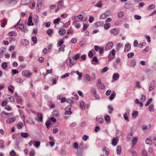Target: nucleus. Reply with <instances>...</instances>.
I'll return each instance as SVG.
<instances>
[{
    "mask_svg": "<svg viewBox=\"0 0 156 156\" xmlns=\"http://www.w3.org/2000/svg\"><path fill=\"white\" fill-rule=\"evenodd\" d=\"M22 75L26 77L30 78L32 75V73L30 71L25 70L23 71L22 73Z\"/></svg>",
    "mask_w": 156,
    "mask_h": 156,
    "instance_id": "obj_1",
    "label": "nucleus"
},
{
    "mask_svg": "<svg viewBox=\"0 0 156 156\" xmlns=\"http://www.w3.org/2000/svg\"><path fill=\"white\" fill-rule=\"evenodd\" d=\"M66 62L67 65L71 67L75 64L76 62L70 57L67 59L66 60Z\"/></svg>",
    "mask_w": 156,
    "mask_h": 156,
    "instance_id": "obj_2",
    "label": "nucleus"
},
{
    "mask_svg": "<svg viewBox=\"0 0 156 156\" xmlns=\"http://www.w3.org/2000/svg\"><path fill=\"white\" fill-rule=\"evenodd\" d=\"M71 105H68L65 108V114L66 115H70L72 113V112L71 111Z\"/></svg>",
    "mask_w": 156,
    "mask_h": 156,
    "instance_id": "obj_3",
    "label": "nucleus"
},
{
    "mask_svg": "<svg viewBox=\"0 0 156 156\" xmlns=\"http://www.w3.org/2000/svg\"><path fill=\"white\" fill-rule=\"evenodd\" d=\"M97 86L101 90H103L105 88V85L101 83V79H98V80Z\"/></svg>",
    "mask_w": 156,
    "mask_h": 156,
    "instance_id": "obj_4",
    "label": "nucleus"
},
{
    "mask_svg": "<svg viewBox=\"0 0 156 156\" xmlns=\"http://www.w3.org/2000/svg\"><path fill=\"white\" fill-rule=\"evenodd\" d=\"M12 115V113H7L4 111H2L0 114V116L2 118H5L9 117V115Z\"/></svg>",
    "mask_w": 156,
    "mask_h": 156,
    "instance_id": "obj_5",
    "label": "nucleus"
},
{
    "mask_svg": "<svg viewBox=\"0 0 156 156\" xmlns=\"http://www.w3.org/2000/svg\"><path fill=\"white\" fill-rule=\"evenodd\" d=\"M89 105L88 104H86L83 101H81L80 103V108L82 110H84L86 108H88Z\"/></svg>",
    "mask_w": 156,
    "mask_h": 156,
    "instance_id": "obj_6",
    "label": "nucleus"
},
{
    "mask_svg": "<svg viewBox=\"0 0 156 156\" xmlns=\"http://www.w3.org/2000/svg\"><path fill=\"white\" fill-rule=\"evenodd\" d=\"M156 82L155 81H152L150 84L149 90L151 91L153 90L155 87Z\"/></svg>",
    "mask_w": 156,
    "mask_h": 156,
    "instance_id": "obj_7",
    "label": "nucleus"
},
{
    "mask_svg": "<svg viewBox=\"0 0 156 156\" xmlns=\"http://www.w3.org/2000/svg\"><path fill=\"white\" fill-rule=\"evenodd\" d=\"M113 46V44L112 42H109L106 45L105 49L106 50H108L112 48Z\"/></svg>",
    "mask_w": 156,
    "mask_h": 156,
    "instance_id": "obj_8",
    "label": "nucleus"
},
{
    "mask_svg": "<svg viewBox=\"0 0 156 156\" xmlns=\"http://www.w3.org/2000/svg\"><path fill=\"white\" fill-rule=\"evenodd\" d=\"M16 120V118L13 117L8 119L6 120V122L8 124H11L14 122Z\"/></svg>",
    "mask_w": 156,
    "mask_h": 156,
    "instance_id": "obj_9",
    "label": "nucleus"
},
{
    "mask_svg": "<svg viewBox=\"0 0 156 156\" xmlns=\"http://www.w3.org/2000/svg\"><path fill=\"white\" fill-rule=\"evenodd\" d=\"M110 33L114 35H117L118 33V30L115 28L111 29L110 31Z\"/></svg>",
    "mask_w": 156,
    "mask_h": 156,
    "instance_id": "obj_10",
    "label": "nucleus"
},
{
    "mask_svg": "<svg viewBox=\"0 0 156 156\" xmlns=\"http://www.w3.org/2000/svg\"><path fill=\"white\" fill-rule=\"evenodd\" d=\"M27 24L29 26H32L34 25V23L32 22V17L31 16H30L29 17Z\"/></svg>",
    "mask_w": 156,
    "mask_h": 156,
    "instance_id": "obj_11",
    "label": "nucleus"
},
{
    "mask_svg": "<svg viewBox=\"0 0 156 156\" xmlns=\"http://www.w3.org/2000/svg\"><path fill=\"white\" fill-rule=\"evenodd\" d=\"M59 34L61 36L64 35L66 33V30L65 29L61 28L58 31Z\"/></svg>",
    "mask_w": 156,
    "mask_h": 156,
    "instance_id": "obj_12",
    "label": "nucleus"
},
{
    "mask_svg": "<svg viewBox=\"0 0 156 156\" xmlns=\"http://www.w3.org/2000/svg\"><path fill=\"white\" fill-rule=\"evenodd\" d=\"M131 48L130 45L129 44H126L125 46L124 51L125 52H128Z\"/></svg>",
    "mask_w": 156,
    "mask_h": 156,
    "instance_id": "obj_13",
    "label": "nucleus"
},
{
    "mask_svg": "<svg viewBox=\"0 0 156 156\" xmlns=\"http://www.w3.org/2000/svg\"><path fill=\"white\" fill-rule=\"evenodd\" d=\"M22 44L24 46H26L29 44V42L27 40L23 39L21 41Z\"/></svg>",
    "mask_w": 156,
    "mask_h": 156,
    "instance_id": "obj_14",
    "label": "nucleus"
},
{
    "mask_svg": "<svg viewBox=\"0 0 156 156\" xmlns=\"http://www.w3.org/2000/svg\"><path fill=\"white\" fill-rule=\"evenodd\" d=\"M37 120L38 121L42 122L43 120L42 115L41 113H38L37 114Z\"/></svg>",
    "mask_w": 156,
    "mask_h": 156,
    "instance_id": "obj_15",
    "label": "nucleus"
},
{
    "mask_svg": "<svg viewBox=\"0 0 156 156\" xmlns=\"http://www.w3.org/2000/svg\"><path fill=\"white\" fill-rule=\"evenodd\" d=\"M20 20L18 22L16 25L17 27L21 30L23 29L24 27V24H23L20 23Z\"/></svg>",
    "mask_w": 156,
    "mask_h": 156,
    "instance_id": "obj_16",
    "label": "nucleus"
},
{
    "mask_svg": "<svg viewBox=\"0 0 156 156\" xmlns=\"http://www.w3.org/2000/svg\"><path fill=\"white\" fill-rule=\"evenodd\" d=\"M63 1L61 0L58 2V6L59 8H61L63 7Z\"/></svg>",
    "mask_w": 156,
    "mask_h": 156,
    "instance_id": "obj_17",
    "label": "nucleus"
},
{
    "mask_svg": "<svg viewBox=\"0 0 156 156\" xmlns=\"http://www.w3.org/2000/svg\"><path fill=\"white\" fill-rule=\"evenodd\" d=\"M103 25V22L101 21H98L96 22L94 24L95 26L96 27H98L102 26Z\"/></svg>",
    "mask_w": 156,
    "mask_h": 156,
    "instance_id": "obj_18",
    "label": "nucleus"
},
{
    "mask_svg": "<svg viewBox=\"0 0 156 156\" xmlns=\"http://www.w3.org/2000/svg\"><path fill=\"white\" fill-rule=\"evenodd\" d=\"M90 77L87 74H86L84 76V80L86 82H89L90 80Z\"/></svg>",
    "mask_w": 156,
    "mask_h": 156,
    "instance_id": "obj_19",
    "label": "nucleus"
},
{
    "mask_svg": "<svg viewBox=\"0 0 156 156\" xmlns=\"http://www.w3.org/2000/svg\"><path fill=\"white\" fill-rule=\"evenodd\" d=\"M9 91L11 93V94H13L14 92V87L12 85L9 86L8 88Z\"/></svg>",
    "mask_w": 156,
    "mask_h": 156,
    "instance_id": "obj_20",
    "label": "nucleus"
},
{
    "mask_svg": "<svg viewBox=\"0 0 156 156\" xmlns=\"http://www.w3.org/2000/svg\"><path fill=\"white\" fill-rule=\"evenodd\" d=\"M15 80L17 83H22L23 81V79L21 77H19L16 79Z\"/></svg>",
    "mask_w": 156,
    "mask_h": 156,
    "instance_id": "obj_21",
    "label": "nucleus"
},
{
    "mask_svg": "<svg viewBox=\"0 0 156 156\" xmlns=\"http://www.w3.org/2000/svg\"><path fill=\"white\" fill-rule=\"evenodd\" d=\"M59 47L58 49V52L64 51L65 50L64 48L65 47V46L64 45L59 46Z\"/></svg>",
    "mask_w": 156,
    "mask_h": 156,
    "instance_id": "obj_22",
    "label": "nucleus"
},
{
    "mask_svg": "<svg viewBox=\"0 0 156 156\" xmlns=\"http://www.w3.org/2000/svg\"><path fill=\"white\" fill-rule=\"evenodd\" d=\"M119 76L118 73H115L113 76V79L114 81L116 80L119 78Z\"/></svg>",
    "mask_w": 156,
    "mask_h": 156,
    "instance_id": "obj_23",
    "label": "nucleus"
},
{
    "mask_svg": "<svg viewBox=\"0 0 156 156\" xmlns=\"http://www.w3.org/2000/svg\"><path fill=\"white\" fill-rule=\"evenodd\" d=\"M23 126V124L22 122H19L16 125L17 129H22Z\"/></svg>",
    "mask_w": 156,
    "mask_h": 156,
    "instance_id": "obj_24",
    "label": "nucleus"
},
{
    "mask_svg": "<svg viewBox=\"0 0 156 156\" xmlns=\"http://www.w3.org/2000/svg\"><path fill=\"white\" fill-rule=\"evenodd\" d=\"M118 141V139L117 138H114L112 141V144L113 145H116Z\"/></svg>",
    "mask_w": 156,
    "mask_h": 156,
    "instance_id": "obj_25",
    "label": "nucleus"
},
{
    "mask_svg": "<svg viewBox=\"0 0 156 156\" xmlns=\"http://www.w3.org/2000/svg\"><path fill=\"white\" fill-rule=\"evenodd\" d=\"M2 23L1 24V26L2 27H4L7 24V21L5 19H3L2 21Z\"/></svg>",
    "mask_w": 156,
    "mask_h": 156,
    "instance_id": "obj_26",
    "label": "nucleus"
},
{
    "mask_svg": "<svg viewBox=\"0 0 156 156\" xmlns=\"http://www.w3.org/2000/svg\"><path fill=\"white\" fill-rule=\"evenodd\" d=\"M80 57V54H77L74 57H72V59H73V60H74L75 61L76 60L79 59Z\"/></svg>",
    "mask_w": 156,
    "mask_h": 156,
    "instance_id": "obj_27",
    "label": "nucleus"
},
{
    "mask_svg": "<svg viewBox=\"0 0 156 156\" xmlns=\"http://www.w3.org/2000/svg\"><path fill=\"white\" fill-rule=\"evenodd\" d=\"M122 148L121 146L119 145L117 147V152L118 154H119L121 152Z\"/></svg>",
    "mask_w": 156,
    "mask_h": 156,
    "instance_id": "obj_28",
    "label": "nucleus"
},
{
    "mask_svg": "<svg viewBox=\"0 0 156 156\" xmlns=\"http://www.w3.org/2000/svg\"><path fill=\"white\" fill-rule=\"evenodd\" d=\"M96 121L100 123H102L104 121L103 119L102 118L97 117L96 118Z\"/></svg>",
    "mask_w": 156,
    "mask_h": 156,
    "instance_id": "obj_29",
    "label": "nucleus"
},
{
    "mask_svg": "<svg viewBox=\"0 0 156 156\" xmlns=\"http://www.w3.org/2000/svg\"><path fill=\"white\" fill-rule=\"evenodd\" d=\"M137 141V138L136 137H134L132 139V142L133 146L135 145Z\"/></svg>",
    "mask_w": 156,
    "mask_h": 156,
    "instance_id": "obj_30",
    "label": "nucleus"
},
{
    "mask_svg": "<svg viewBox=\"0 0 156 156\" xmlns=\"http://www.w3.org/2000/svg\"><path fill=\"white\" fill-rule=\"evenodd\" d=\"M53 33V30L51 29H48L47 31V34L50 36H51Z\"/></svg>",
    "mask_w": 156,
    "mask_h": 156,
    "instance_id": "obj_31",
    "label": "nucleus"
},
{
    "mask_svg": "<svg viewBox=\"0 0 156 156\" xmlns=\"http://www.w3.org/2000/svg\"><path fill=\"white\" fill-rule=\"evenodd\" d=\"M7 63L6 62H3L2 65V68L5 69L7 68Z\"/></svg>",
    "mask_w": 156,
    "mask_h": 156,
    "instance_id": "obj_32",
    "label": "nucleus"
},
{
    "mask_svg": "<svg viewBox=\"0 0 156 156\" xmlns=\"http://www.w3.org/2000/svg\"><path fill=\"white\" fill-rule=\"evenodd\" d=\"M148 109L149 111L151 112H152L154 111V106L152 105H150L148 106Z\"/></svg>",
    "mask_w": 156,
    "mask_h": 156,
    "instance_id": "obj_33",
    "label": "nucleus"
},
{
    "mask_svg": "<svg viewBox=\"0 0 156 156\" xmlns=\"http://www.w3.org/2000/svg\"><path fill=\"white\" fill-rule=\"evenodd\" d=\"M21 136L24 138H27L29 136V134L27 133H22L21 134Z\"/></svg>",
    "mask_w": 156,
    "mask_h": 156,
    "instance_id": "obj_34",
    "label": "nucleus"
},
{
    "mask_svg": "<svg viewBox=\"0 0 156 156\" xmlns=\"http://www.w3.org/2000/svg\"><path fill=\"white\" fill-rule=\"evenodd\" d=\"M111 26V25L109 23H106L104 26V28L105 30L109 29Z\"/></svg>",
    "mask_w": 156,
    "mask_h": 156,
    "instance_id": "obj_35",
    "label": "nucleus"
},
{
    "mask_svg": "<svg viewBox=\"0 0 156 156\" xmlns=\"http://www.w3.org/2000/svg\"><path fill=\"white\" fill-rule=\"evenodd\" d=\"M51 121L50 120H49L48 121H46L45 122V125H46V127L48 128L51 125Z\"/></svg>",
    "mask_w": 156,
    "mask_h": 156,
    "instance_id": "obj_36",
    "label": "nucleus"
},
{
    "mask_svg": "<svg viewBox=\"0 0 156 156\" xmlns=\"http://www.w3.org/2000/svg\"><path fill=\"white\" fill-rule=\"evenodd\" d=\"M76 73L78 75V79H80L81 78L83 75L82 73H80L78 71H76Z\"/></svg>",
    "mask_w": 156,
    "mask_h": 156,
    "instance_id": "obj_37",
    "label": "nucleus"
},
{
    "mask_svg": "<svg viewBox=\"0 0 156 156\" xmlns=\"http://www.w3.org/2000/svg\"><path fill=\"white\" fill-rule=\"evenodd\" d=\"M152 144V141L149 138H147V145H151Z\"/></svg>",
    "mask_w": 156,
    "mask_h": 156,
    "instance_id": "obj_38",
    "label": "nucleus"
},
{
    "mask_svg": "<svg viewBox=\"0 0 156 156\" xmlns=\"http://www.w3.org/2000/svg\"><path fill=\"white\" fill-rule=\"evenodd\" d=\"M38 17L37 16H36L33 18V21L35 24L38 23Z\"/></svg>",
    "mask_w": 156,
    "mask_h": 156,
    "instance_id": "obj_39",
    "label": "nucleus"
},
{
    "mask_svg": "<svg viewBox=\"0 0 156 156\" xmlns=\"http://www.w3.org/2000/svg\"><path fill=\"white\" fill-rule=\"evenodd\" d=\"M4 147V142L2 140H0V148H3Z\"/></svg>",
    "mask_w": 156,
    "mask_h": 156,
    "instance_id": "obj_40",
    "label": "nucleus"
},
{
    "mask_svg": "<svg viewBox=\"0 0 156 156\" xmlns=\"http://www.w3.org/2000/svg\"><path fill=\"white\" fill-rule=\"evenodd\" d=\"M11 71L13 75L18 74L19 72V71L16 69H12Z\"/></svg>",
    "mask_w": 156,
    "mask_h": 156,
    "instance_id": "obj_41",
    "label": "nucleus"
},
{
    "mask_svg": "<svg viewBox=\"0 0 156 156\" xmlns=\"http://www.w3.org/2000/svg\"><path fill=\"white\" fill-rule=\"evenodd\" d=\"M7 101H3L1 103V105L2 107L6 106L7 104Z\"/></svg>",
    "mask_w": 156,
    "mask_h": 156,
    "instance_id": "obj_42",
    "label": "nucleus"
},
{
    "mask_svg": "<svg viewBox=\"0 0 156 156\" xmlns=\"http://www.w3.org/2000/svg\"><path fill=\"white\" fill-rule=\"evenodd\" d=\"M31 40L34 43H36L37 42V39L35 36L32 37Z\"/></svg>",
    "mask_w": 156,
    "mask_h": 156,
    "instance_id": "obj_43",
    "label": "nucleus"
},
{
    "mask_svg": "<svg viewBox=\"0 0 156 156\" xmlns=\"http://www.w3.org/2000/svg\"><path fill=\"white\" fill-rule=\"evenodd\" d=\"M63 42L64 41L62 40H60L58 42L57 45L58 46H60L62 45H63Z\"/></svg>",
    "mask_w": 156,
    "mask_h": 156,
    "instance_id": "obj_44",
    "label": "nucleus"
},
{
    "mask_svg": "<svg viewBox=\"0 0 156 156\" xmlns=\"http://www.w3.org/2000/svg\"><path fill=\"white\" fill-rule=\"evenodd\" d=\"M5 109L7 111H10L12 109L11 106L9 105H6L5 108Z\"/></svg>",
    "mask_w": 156,
    "mask_h": 156,
    "instance_id": "obj_45",
    "label": "nucleus"
},
{
    "mask_svg": "<svg viewBox=\"0 0 156 156\" xmlns=\"http://www.w3.org/2000/svg\"><path fill=\"white\" fill-rule=\"evenodd\" d=\"M73 31L71 28H70L67 32L68 34H72L73 33Z\"/></svg>",
    "mask_w": 156,
    "mask_h": 156,
    "instance_id": "obj_46",
    "label": "nucleus"
},
{
    "mask_svg": "<svg viewBox=\"0 0 156 156\" xmlns=\"http://www.w3.org/2000/svg\"><path fill=\"white\" fill-rule=\"evenodd\" d=\"M53 115L54 116H58L59 115L58 112L57 111H54L52 113Z\"/></svg>",
    "mask_w": 156,
    "mask_h": 156,
    "instance_id": "obj_47",
    "label": "nucleus"
},
{
    "mask_svg": "<svg viewBox=\"0 0 156 156\" xmlns=\"http://www.w3.org/2000/svg\"><path fill=\"white\" fill-rule=\"evenodd\" d=\"M135 102L137 104H139L140 106H142L143 105V104L142 102H140L139 100L136 99L135 100Z\"/></svg>",
    "mask_w": 156,
    "mask_h": 156,
    "instance_id": "obj_48",
    "label": "nucleus"
},
{
    "mask_svg": "<svg viewBox=\"0 0 156 156\" xmlns=\"http://www.w3.org/2000/svg\"><path fill=\"white\" fill-rule=\"evenodd\" d=\"M138 114V112L136 111H134L132 113V115L134 117H136L137 116Z\"/></svg>",
    "mask_w": 156,
    "mask_h": 156,
    "instance_id": "obj_49",
    "label": "nucleus"
},
{
    "mask_svg": "<svg viewBox=\"0 0 156 156\" xmlns=\"http://www.w3.org/2000/svg\"><path fill=\"white\" fill-rule=\"evenodd\" d=\"M103 151H105V154L106 155H108L109 153V150L108 149H107L105 147L103 148Z\"/></svg>",
    "mask_w": 156,
    "mask_h": 156,
    "instance_id": "obj_50",
    "label": "nucleus"
},
{
    "mask_svg": "<svg viewBox=\"0 0 156 156\" xmlns=\"http://www.w3.org/2000/svg\"><path fill=\"white\" fill-rule=\"evenodd\" d=\"M58 80V77L54 78L52 80V84H55L56 83V81Z\"/></svg>",
    "mask_w": 156,
    "mask_h": 156,
    "instance_id": "obj_51",
    "label": "nucleus"
},
{
    "mask_svg": "<svg viewBox=\"0 0 156 156\" xmlns=\"http://www.w3.org/2000/svg\"><path fill=\"white\" fill-rule=\"evenodd\" d=\"M15 48V47L13 45H11L10 46L9 48V51H11L14 50Z\"/></svg>",
    "mask_w": 156,
    "mask_h": 156,
    "instance_id": "obj_52",
    "label": "nucleus"
},
{
    "mask_svg": "<svg viewBox=\"0 0 156 156\" xmlns=\"http://www.w3.org/2000/svg\"><path fill=\"white\" fill-rule=\"evenodd\" d=\"M136 65V62L134 60H132L130 63V66L131 67H134Z\"/></svg>",
    "mask_w": 156,
    "mask_h": 156,
    "instance_id": "obj_53",
    "label": "nucleus"
},
{
    "mask_svg": "<svg viewBox=\"0 0 156 156\" xmlns=\"http://www.w3.org/2000/svg\"><path fill=\"white\" fill-rule=\"evenodd\" d=\"M10 154L12 156H16V153L14 151L12 150L10 151Z\"/></svg>",
    "mask_w": 156,
    "mask_h": 156,
    "instance_id": "obj_54",
    "label": "nucleus"
},
{
    "mask_svg": "<svg viewBox=\"0 0 156 156\" xmlns=\"http://www.w3.org/2000/svg\"><path fill=\"white\" fill-rule=\"evenodd\" d=\"M99 51L101 54H102L104 51V48L103 47H100L99 49Z\"/></svg>",
    "mask_w": 156,
    "mask_h": 156,
    "instance_id": "obj_55",
    "label": "nucleus"
},
{
    "mask_svg": "<svg viewBox=\"0 0 156 156\" xmlns=\"http://www.w3.org/2000/svg\"><path fill=\"white\" fill-rule=\"evenodd\" d=\"M155 5L154 4H152L150 5L148 9H152L155 8Z\"/></svg>",
    "mask_w": 156,
    "mask_h": 156,
    "instance_id": "obj_56",
    "label": "nucleus"
},
{
    "mask_svg": "<svg viewBox=\"0 0 156 156\" xmlns=\"http://www.w3.org/2000/svg\"><path fill=\"white\" fill-rule=\"evenodd\" d=\"M134 54L133 52H130L127 55V56L129 58H131L133 56Z\"/></svg>",
    "mask_w": 156,
    "mask_h": 156,
    "instance_id": "obj_57",
    "label": "nucleus"
},
{
    "mask_svg": "<svg viewBox=\"0 0 156 156\" xmlns=\"http://www.w3.org/2000/svg\"><path fill=\"white\" fill-rule=\"evenodd\" d=\"M108 69L107 67H105L104 68L101 70V72L102 73H104L107 71L108 70Z\"/></svg>",
    "mask_w": 156,
    "mask_h": 156,
    "instance_id": "obj_58",
    "label": "nucleus"
},
{
    "mask_svg": "<svg viewBox=\"0 0 156 156\" xmlns=\"http://www.w3.org/2000/svg\"><path fill=\"white\" fill-rule=\"evenodd\" d=\"M94 54L92 51H90L88 54V56L90 58H92Z\"/></svg>",
    "mask_w": 156,
    "mask_h": 156,
    "instance_id": "obj_59",
    "label": "nucleus"
},
{
    "mask_svg": "<svg viewBox=\"0 0 156 156\" xmlns=\"http://www.w3.org/2000/svg\"><path fill=\"white\" fill-rule=\"evenodd\" d=\"M146 99V97L145 96L142 95L141 98L140 99V101L141 102H143Z\"/></svg>",
    "mask_w": 156,
    "mask_h": 156,
    "instance_id": "obj_60",
    "label": "nucleus"
},
{
    "mask_svg": "<svg viewBox=\"0 0 156 156\" xmlns=\"http://www.w3.org/2000/svg\"><path fill=\"white\" fill-rule=\"evenodd\" d=\"M105 120L106 121H109L110 120V117L108 115H106L105 118Z\"/></svg>",
    "mask_w": 156,
    "mask_h": 156,
    "instance_id": "obj_61",
    "label": "nucleus"
},
{
    "mask_svg": "<svg viewBox=\"0 0 156 156\" xmlns=\"http://www.w3.org/2000/svg\"><path fill=\"white\" fill-rule=\"evenodd\" d=\"M18 59L20 62H22L24 61V57L22 56H20L18 57Z\"/></svg>",
    "mask_w": 156,
    "mask_h": 156,
    "instance_id": "obj_62",
    "label": "nucleus"
},
{
    "mask_svg": "<svg viewBox=\"0 0 156 156\" xmlns=\"http://www.w3.org/2000/svg\"><path fill=\"white\" fill-rule=\"evenodd\" d=\"M60 18H58L55 19L53 21V23L55 24H56V23H58L60 21Z\"/></svg>",
    "mask_w": 156,
    "mask_h": 156,
    "instance_id": "obj_63",
    "label": "nucleus"
},
{
    "mask_svg": "<svg viewBox=\"0 0 156 156\" xmlns=\"http://www.w3.org/2000/svg\"><path fill=\"white\" fill-rule=\"evenodd\" d=\"M35 152L33 150L30 152V156H34Z\"/></svg>",
    "mask_w": 156,
    "mask_h": 156,
    "instance_id": "obj_64",
    "label": "nucleus"
}]
</instances>
